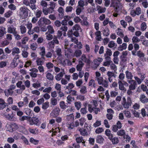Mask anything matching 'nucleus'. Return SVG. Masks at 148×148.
<instances>
[{"instance_id": "ddd939ff", "label": "nucleus", "mask_w": 148, "mask_h": 148, "mask_svg": "<svg viewBox=\"0 0 148 148\" xmlns=\"http://www.w3.org/2000/svg\"><path fill=\"white\" fill-rule=\"evenodd\" d=\"M119 89L123 91H126V89L124 87V84L123 82L121 80H119L118 82Z\"/></svg>"}, {"instance_id": "c85d7f7f", "label": "nucleus", "mask_w": 148, "mask_h": 148, "mask_svg": "<svg viewBox=\"0 0 148 148\" xmlns=\"http://www.w3.org/2000/svg\"><path fill=\"white\" fill-rule=\"evenodd\" d=\"M137 55L140 58H144L145 56V54L140 50L137 51Z\"/></svg>"}, {"instance_id": "412c9836", "label": "nucleus", "mask_w": 148, "mask_h": 148, "mask_svg": "<svg viewBox=\"0 0 148 148\" xmlns=\"http://www.w3.org/2000/svg\"><path fill=\"white\" fill-rule=\"evenodd\" d=\"M79 131L80 132L81 134L83 136H87L88 135L87 131L84 128L80 129Z\"/></svg>"}, {"instance_id": "b1692460", "label": "nucleus", "mask_w": 148, "mask_h": 148, "mask_svg": "<svg viewBox=\"0 0 148 148\" xmlns=\"http://www.w3.org/2000/svg\"><path fill=\"white\" fill-rule=\"evenodd\" d=\"M97 10L98 11V13L99 14L104 13L106 10V8H102L99 5H97Z\"/></svg>"}, {"instance_id": "0e129e2a", "label": "nucleus", "mask_w": 148, "mask_h": 148, "mask_svg": "<svg viewBox=\"0 0 148 148\" xmlns=\"http://www.w3.org/2000/svg\"><path fill=\"white\" fill-rule=\"evenodd\" d=\"M101 125V122L100 121H99L97 120L96 121L95 123L93 125V126L95 127H97Z\"/></svg>"}, {"instance_id": "2eb2a0df", "label": "nucleus", "mask_w": 148, "mask_h": 148, "mask_svg": "<svg viewBox=\"0 0 148 148\" xmlns=\"http://www.w3.org/2000/svg\"><path fill=\"white\" fill-rule=\"evenodd\" d=\"M74 87V86L73 83H69L68 86L66 87V89L69 90V92L72 93L73 95H74V90H72L71 89Z\"/></svg>"}, {"instance_id": "c03bdc74", "label": "nucleus", "mask_w": 148, "mask_h": 148, "mask_svg": "<svg viewBox=\"0 0 148 148\" xmlns=\"http://www.w3.org/2000/svg\"><path fill=\"white\" fill-rule=\"evenodd\" d=\"M81 105L82 104L80 102L78 101L75 102V106L78 110L81 108Z\"/></svg>"}, {"instance_id": "8fccbe9b", "label": "nucleus", "mask_w": 148, "mask_h": 148, "mask_svg": "<svg viewBox=\"0 0 148 148\" xmlns=\"http://www.w3.org/2000/svg\"><path fill=\"white\" fill-rule=\"evenodd\" d=\"M51 104L53 106H55L57 105V100L56 99L51 98Z\"/></svg>"}, {"instance_id": "bf43d9fd", "label": "nucleus", "mask_w": 148, "mask_h": 148, "mask_svg": "<svg viewBox=\"0 0 148 148\" xmlns=\"http://www.w3.org/2000/svg\"><path fill=\"white\" fill-rule=\"evenodd\" d=\"M78 6L81 8H83L84 6V2L83 0H80L78 2Z\"/></svg>"}, {"instance_id": "4468645a", "label": "nucleus", "mask_w": 148, "mask_h": 148, "mask_svg": "<svg viewBox=\"0 0 148 148\" xmlns=\"http://www.w3.org/2000/svg\"><path fill=\"white\" fill-rule=\"evenodd\" d=\"M140 100L142 103H144L148 102V99L144 95H141L140 96Z\"/></svg>"}, {"instance_id": "3c124183", "label": "nucleus", "mask_w": 148, "mask_h": 148, "mask_svg": "<svg viewBox=\"0 0 148 148\" xmlns=\"http://www.w3.org/2000/svg\"><path fill=\"white\" fill-rule=\"evenodd\" d=\"M81 60L85 62L88 63V61L89 60H88L85 55L84 54H83L81 57Z\"/></svg>"}, {"instance_id": "c756f323", "label": "nucleus", "mask_w": 148, "mask_h": 148, "mask_svg": "<svg viewBox=\"0 0 148 148\" xmlns=\"http://www.w3.org/2000/svg\"><path fill=\"white\" fill-rule=\"evenodd\" d=\"M125 132L123 130H120L117 132V134L118 136H125Z\"/></svg>"}, {"instance_id": "6e6552de", "label": "nucleus", "mask_w": 148, "mask_h": 148, "mask_svg": "<svg viewBox=\"0 0 148 148\" xmlns=\"http://www.w3.org/2000/svg\"><path fill=\"white\" fill-rule=\"evenodd\" d=\"M74 30V26H73L72 29L69 30L67 33V36L68 37L71 38V40L73 42L74 40L73 38V36L74 35V32L73 30Z\"/></svg>"}, {"instance_id": "4d7b16f0", "label": "nucleus", "mask_w": 148, "mask_h": 148, "mask_svg": "<svg viewBox=\"0 0 148 148\" xmlns=\"http://www.w3.org/2000/svg\"><path fill=\"white\" fill-rule=\"evenodd\" d=\"M30 141L35 145L37 144L39 142L38 140H35L33 138H30Z\"/></svg>"}, {"instance_id": "0eeeda50", "label": "nucleus", "mask_w": 148, "mask_h": 148, "mask_svg": "<svg viewBox=\"0 0 148 148\" xmlns=\"http://www.w3.org/2000/svg\"><path fill=\"white\" fill-rule=\"evenodd\" d=\"M132 103V100L130 97H128L127 98V101L122 103V104L124 108H128L129 107L131 106Z\"/></svg>"}, {"instance_id": "393cba45", "label": "nucleus", "mask_w": 148, "mask_h": 148, "mask_svg": "<svg viewBox=\"0 0 148 148\" xmlns=\"http://www.w3.org/2000/svg\"><path fill=\"white\" fill-rule=\"evenodd\" d=\"M59 105L61 108L62 109H65L67 107V104H65L64 102L63 101H60Z\"/></svg>"}, {"instance_id": "4be33fe9", "label": "nucleus", "mask_w": 148, "mask_h": 148, "mask_svg": "<svg viewBox=\"0 0 148 148\" xmlns=\"http://www.w3.org/2000/svg\"><path fill=\"white\" fill-rule=\"evenodd\" d=\"M127 47L126 43H124L122 44V45H120L118 47V49L119 51H122L123 50L125 49Z\"/></svg>"}, {"instance_id": "423d86ee", "label": "nucleus", "mask_w": 148, "mask_h": 148, "mask_svg": "<svg viewBox=\"0 0 148 148\" xmlns=\"http://www.w3.org/2000/svg\"><path fill=\"white\" fill-rule=\"evenodd\" d=\"M127 82L130 84L129 86V89L133 90L136 88V86L137 85L135 81L134 80H127Z\"/></svg>"}, {"instance_id": "09e8293b", "label": "nucleus", "mask_w": 148, "mask_h": 148, "mask_svg": "<svg viewBox=\"0 0 148 148\" xmlns=\"http://www.w3.org/2000/svg\"><path fill=\"white\" fill-rule=\"evenodd\" d=\"M120 59L121 60V63H124L126 62L127 60L126 57L124 56H121Z\"/></svg>"}, {"instance_id": "ea45409f", "label": "nucleus", "mask_w": 148, "mask_h": 148, "mask_svg": "<svg viewBox=\"0 0 148 148\" xmlns=\"http://www.w3.org/2000/svg\"><path fill=\"white\" fill-rule=\"evenodd\" d=\"M82 54V52L81 50H76L75 51V56L78 57L80 56Z\"/></svg>"}, {"instance_id": "774afa93", "label": "nucleus", "mask_w": 148, "mask_h": 148, "mask_svg": "<svg viewBox=\"0 0 148 148\" xmlns=\"http://www.w3.org/2000/svg\"><path fill=\"white\" fill-rule=\"evenodd\" d=\"M67 119L69 120L73 121L74 119V116L73 113L70 114L67 116Z\"/></svg>"}, {"instance_id": "a18cd8bd", "label": "nucleus", "mask_w": 148, "mask_h": 148, "mask_svg": "<svg viewBox=\"0 0 148 148\" xmlns=\"http://www.w3.org/2000/svg\"><path fill=\"white\" fill-rule=\"evenodd\" d=\"M49 103L48 101L42 104V108L44 110L46 109L49 106Z\"/></svg>"}, {"instance_id": "338daca9", "label": "nucleus", "mask_w": 148, "mask_h": 148, "mask_svg": "<svg viewBox=\"0 0 148 148\" xmlns=\"http://www.w3.org/2000/svg\"><path fill=\"white\" fill-rule=\"evenodd\" d=\"M46 66L48 69H50L53 67V64L51 62H48L46 64Z\"/></svg>"}, {"instance_id": "603ef678", "label": "nucleus", "mask_w": 148, "mask_h": 148, "mask_svg": "<svg viewBox=\"0 0 148 148\" xmlns=\"http://www.w3.org/2000/svg\"><path fill=\"white\" fill-rule=\"evenodd\" d=\"M51 34L48 33V32H46V39L48 40H51L52 39L53 37L52 35Z\"/></svg>"}, {"instance_id": "e2e57ef3", "label": "nucleus", "mask_w": 148, "mask_h": 148, "mask_svg": "<svg viewBox=\"0 0 148 148\" xmlns=\"http://www.w3.org/2000/svg\"><path fill=\"white\" fill-rule=\"evenodd\" d=\"M8 8L11 10H14L16 9V6L14 4L12 3L10 4V5L8 6Z\"/></svg>"}, {"instance_id": "13d9d810", "label": "nucleus", "mask_w": 148, "mask_h": 148, "mask_svg": "<svg viewBox=\"0 0 148 148\" xmlns=\"http://www.w3.org/2000/svg\"><path fill=\"white\" fill-rule=\"evenodd\" d=\"M12 126V128L13 130V131L15 130L18 128L19 127L18 125L16 123H11Z\"/></svg>"}, {"instance_id": "5fc2aeb1", "label": "nucleus", "mask_w": 148, "mask_h": 148, "mask_svg": "<svg viewBox=\"0 0 148 148\" xmlns=\"http://www.w3.org/2000/svg\"><path fill=\"white\" fill-rule=\"evenodd\" d=\"M21 33L23 34L26 32V28L24 26L21 25L20 27Z\"/></svg>"}, {"instance_id": "20e7f679", "label": "nucleus", "mask_w": 148, "mask_h": 148, "mask_svg": "<svg viewBox=\"0 0 148 148\" xmlns=\"http://www.w3.org/2000/svg\"><path fill=\"white\" fill-rule=\"evenodd\" d=\"M141 10L140 8L138 7L136 8L135 10H131L130 14L133 17L135 16L136 15H139L141 14Z\"/></svg>"}, {"instance_id": "69168bd1", "label": "nucleus", "mask_w": 148, "mask_h": 148, "mask_svg": "<svg viewBox=\"0 0 148 148\" xmlns=\"http://www.w3.org/2000/svg\"><path fill=\"white\" fill-rule=\"evenodd\" d=\"M91 126L90 125L88 126V124H85L84 126V128L86 129V131L87 132H89L91 130Z\"/></svg>"}, {"instance_id": "37998d69", "label": "nucleus", "mask_w": 148, "mask_h": 148, "mask_svg": "<svg viewBox=\"0 0 148 148\" xmlns=\"http://www.w3.org/2000/svg\"><path fill=\"white\" fill-rule=\"evenodd\" d=\"M117 31H118L117 32V35L122 37L124 36V34H123L122 29L119 28H118L117 29Z\"/></svg>"}, {"instance_id": "49530a36", "label": "nucleus", "mask_w": 148, "mask_h": 148, "mask_svg": "<svg viewBox=\"0 0 148 148\" xmlns=\"http://www.w3.org/2000/svg\"><path fill=\"white\" fill-rule=\"evenodd\" d=\"M47 78L49 80H52L53 79V75L50 73H48L46 75Z\"/></svg>"}, {"instance_id": "a19ab883", "label": "nucleus", "mask_w": 148, "mask_h": 148, "mask_svg": "<svg viewBox=\"0 0 148 148\" xmlns=\"http://www.w3.org/2000/svg\"><path fill=\"white\" fill-rule=\"evenodd\" d=\"M112 143L114 144H116L119 143V140L118 138L117 137L113 138L111 140Z\"/></svg>"}, {"instance_id": "cd10ccee", "label": "nucleus", "mask_w": 148, "mask_h": 148, "mask_svg": "<svg viewBox=\"0 0 148 148\" xmlns=\"http://www.w3.org/2000/svg\"><path fill=\"white\" fill-rule=\"evenodd\" d=\"M25 112L26 114L28 115L32 116V111L30 109L25 108Z\"/></svg>"}, {"instance_id": "473e14b6", "label": "nucleus", "mask_w": 148, "mask_h": 148, "mask_svg": "<svg viewBox=\"0 0 148 148\" xmlns=\"http://www.w3.org/2000/svg\"><path fill=\"white\" fill-rule=\"evenodd\" d=\"M44 61L41 60V58H38L36 61L37 64L38 66L42 65Z\"/></svg>"}, {"instance_id": "a211bd4d", "label": "nucleus", "mask_w": 148, "mask_h": 148, "mask_svg": "<svg viewBox=\"0 0 148 148\" xmlns=\"http://www.w3.org/2000/svg\"><path fill=\"white\" fill-rule=\"evenodd\" d=\"M95 34L96 36L95 38L96 40L97 41H101V37L100 31H97L95 33Z\"/></svg>"}, {"instance_id": "2f4dec72", "label": "nucleus", "mask_w": 148, "mask_h": 148, "mask_svg": "<svg viewBox=\"0 0 148 148\" xmlns=\"http://www.w3.org/2000/svg\"><path fill=\"white\" fill-rule=\"evenodd\" d=\"M53 38V39L51 42V43L52 44L54 45L55 44H59V41L57 39V37L56 36H54Z\"/></svg>"}, {"instance_id": "bb28decb", "label": "nucleus", "mask_w": 148, "mask_h": 148, "mask_svg": "<svg viewBox=\"0 0 148 148\" xmlns=\"http://www.w3.org/2000/svg\"><path fill=\"white\" fill-rule=\"evenodd\" d=\"M103 35L106 36H108L110 34V30L108 28L106 27L105 29L103 30Z\"/></svg>"}, {"instance_id": "6e6d98bb", "label": "nucleus", "mask_w": 148, "mask_h": 148, "mask_svg": "<svg viewBox=\"0 0 148 148\" xmlns=\"http://www.w3.org/2000/svg\"><path fill=\"white\" fill-rule=\"evenodd\" d=\"M13 35L15 37V38L17 40H19L21 39V37L19 35L17 34V31L14 33Z\"/></svg>"}, {"instance_id": "f3484780", "label": "nucleus", "mask_w": 148, "mask_h": 148, "mask_svg": "<svg viewBox=\"0 0 148 148\" xmlns=\"http://www.w3.org/2000/svg\"><path fill=\"white\" fill-rule=\"evenodd\" d=\"M84 64L82 61H79V64L77 65L76 66L77 70L78 71H81Z\"/></svg>"}, {"instance_id": "f03ea898", "label": "nucleus", "mask_w": 148, "mask_h": 148, "mask_svg": "<svg viewBox=\"0 0 148 148\" xmlns=\"http://www.w3.org/2000/svg\"><path fill=\"white\" fill-rule=\"evenodd\" d=\"M74 50V45L73 43L71 44L69 48L66 47V45L64 46L65 54L68 58L69 53H73Z\"/></svg>"}, {"instance_id": "39448f33", "label": "nucleus", "mask_w": 148, "mask_h": 148, "mask_svg": "<svg viewBox=\"0 0 148 148\" xmlns=\"http://www.w3.org/2000/svg\"><path fill=\"white\" fill-rule=\"evenodd\" d=\"M60 110L59 108L56 107L54 108L50 113L52 117L56 118L59 114Z\"/></svg>"}, {"instance_id": "4c0bfd02", "label": "nucleus", "mask_w": 148, "mask_h": 148, "mask_svg": "<svg viewBox=\"0 0 148 148\" xmlns=\"http://www.w3.org/2000/svg\"><path fill=\"white\" fill-rule=\"evenodd\" d=\"M80 92L82 94H85L87 92L86 88V86H83L82 87L80 90Z\"/></svg>"}, {"instance_id": "5701e85b", "label": "nucleus", "mask_w": 148, "mask_h": 148, "mask_svg": "<svg viewBox=\"0 0 148 148\" xmlns=\"http://www.w3.org/2000/svg\"><path fill=\"white\" fill-rule=\"evenodd\" d=\"M125 74L126 77L127 79L132 80L133 76L131 72L129 71H127L125 72Z\"/></svg>"}, {"instance_id": "f8f14e48", "label": "nucleus", "mask_w": 148, "mask_h": 148, "mask_svg": "<svg viewBox=\"0 0 148 148\" xmlns=\"http://www.w3.org/2000/svg\"><path fill=\"white\" fill-rule=\"evenodd\" d=\"M75 44H76V45H75V48L77 47L79 49H81L82 48V45L81 42H78V39L75 38Z\"/></svg>"}, {"instance_id": "864d4df0", "label": "nucleus", "mask_w": 148, "mask_h": 148, "mask_svg": "<svg viewBox=\"0 0 148 148\" xmlns=\"http://www.w3.org/2000/svg\"><path fill=\"white\" fill-rule=\"evenodd\" d=\"M104 131L103 128L102 127H99L97 128L95 131L96 134H99L103 132Z\"/></svg>"}, {"instance_id": "f257e3e1", "label": "nucleus", "mask_w": 148, "mask_h": 148, "mask_svg": "<svg viewBox=\"0 0 148 148\" xmlns=\"http://www.w3.org/2000/svg\"><path fill=\"white\" fill-rule=\"evenodd\" d=\"M29 11L28 8L25 6H23L19 9V14L20 17L26 18L28 15L29 12Z\"/></svg>"}, {"instance_id": "72a5a7b5", "label": "nucleus", "mask_w": 148, "mask_h": 148, "mask_svg": "<svg viewBox=\"0 0 148 148\" xmlns=\"http://www.w3.org/2000/svg\"><path fill=\"white\" fill-rule=\"evenodd\" d=\"M106 53L104 55V56L106 57V56H111L112 55V51L111 50L108 48L106 49Z\"/></svg>"}, {"instance_id": "de8ad7c7", "label": "nucleus", "mask_w": 148, "mask_h": 148, "mask_svg": "<svg viewBox=\"0 0 148 148\" xmlns=\"http://www.w3.org/2000/svg\"><path fill=\"white\" fill-rule=\"evenodd\" d=\"M141 28L142 31H145L147 28L146 23L144 22H143L141 25Z\"/></svg>"}, {"instance_id": "dca6fc26", "label": "nucleus", "mask_w": 148, "mask_h": 148, "mask_svg": "<svg viewBox=\"0 0 148 148\" xmlns=\"http://www.w3.org/2000/svg\"><path fill=\"white\" fill-rule=\"evenodd\" d=\"M6 33V28L3 26L0 27V37H2Z\"/></svg>"}, {"instance_id": "7c9ffc66", "label": "nucleus", "mask_w": 148, "mask_h": 148, "mask_svg": "<svg viewBox=\"0 0 148 148\" xmlns=\"http://www.w3.org/2000/svg\"><path fill=\"white\" fill-rule=\"evenodd\" d=\"M89 86H90L91 87L95 88L96 86L95 80L93 79H91L88 83Z\"/></svg>"}, {"instance_id": "f704fd0d", "label": "nucleus", "mask_w": 148, "mask_h": 148, "mask_svg": "<svg viewBox=\"0 0 148 148\" xmlns=\"http://www.w3.org/2000/svg\"><path fill=\"white\" fill-rule=\"evenodd\" d=\"M36 17L39 18L40 17L42 14V11L39 10H37L35 13Z\"/></svg>"}, {"instance_id": "58836bf2", "label": "nucleus", "mask_w": 148, "mask_h": 148, "mask_svg": "<svg viewBox=\"0 0 148 148\" xmlns=\"http://www.w3.org/2000/svg\"><path fill=\"white\" fill-rule=\"evenodd\" d=\"M132 40L133 43L138 42L140 41V40L138 37L136 36H133L132 39Z\"/></svg>"}, {"instance_id": "aec40b11", "label": "nucleus", "mask_w": 148, "mask_h": 148, "mask_svg": "<svg viewBox=\"0 0 148 148\" xmlns=\"http://www.w3.org/2000/svg\"><path fill=\"white\" fill-rule=\"evenodd\" d=\"M103 59L102 58H99L94 61V65L95 68H97L99 64V62L102 61Z\"/></svg>"}, {"instance_id": "79ce46f5", "label": "nucleus", "mask_w": 148, "mask_h": 148, "mask_svg": "<svg viewBox=\"0 0 148 148\" xmlns=\"http://www.w3.org/2000/svg\"><path fill=\"white\" fill-rule=\"evenodd\" d=\"M6 127L7 128L8 131L10 132H12L14 131L13 128H12V126L11 123L10 124H7Z\"/></svg>"}, {"instance_id": "6ab92c4d", "label": "nucleus", "mask_w": 148, "mask_h": 148, "mask_svg": "<svg viewBox=\"0 0 148 148\" xmlns=\"http://www.w3.org/2000/svg\"><path fill=\"white\" fill-rule=\"evenodd\" d=\"M20 50L17 47L13 48L12 49V54L14 56L15 54H18L20 53Z\"/></svg>"}, {"instance_id": "7ed1b4c3", "label": "nucleus", "mask_w": 148, "mask_h": 148, "mask_svg": "<svg viewBox=\"0 0 148 148\" xmlns=\"http://www.w3.org/2000/svg\"><path fill=\"white\" fill-rule=\"evenodd\" d=\"M38 25L41 26V25L45 24L48 25L50 24L51 23V21L45 17H42L38 22Z\"/></svg>"}, {"instance_id": "9b49d317", "label": "nucleus", "mask_w": 148, "mask_h": 148, "mask_svg": "<svg viewBox=\"0 0 148 148\" xmlns=\"http://www.w3.org/2000/svg\"><path fill=\"white\" fill-rule=\"evenodd\" d=\"M16 31V28L13 25L10 26L7 29L8 32L10 34H13Z\"/></svg>"}, {"instance_id": "9d476101", "label": "nucleus", "mask_w": 148, "mask_h": 148, "mask_svg": "<svg viewBox=\"0 0 148 148\" xmlns=\"http://www.w3.org/2000/svg\"><path fill=\"white\" fill-rule=\"evenodd\" d=\"M107 75L108 76V79L110 82H111L113 80L112 78L113 77H115L114 73L110 71H108L107 73Z\"/></svg>"}, {"instance_id": "c9c22d12", "label": "nucleus", "mask_w": 148, "mask_h": 148, "mask_svg": "<svg viewBox=\"0 0 148 148\" xmlns=\"http://www.w3.org/2000/svg\"><path fill=\"white\" fill-rule=\"evenodd\" d=\"M48 30V32L50 34H53L54 32V30L53 27L51 25H49L47 27Z\"/></svg>"}, {"instance_id": "e433bc0d", "label": "nucleus", "mask_w": 148, "mask_h": 148, "mask_svg": "<svg viewBox=\"0 0 148 148\" xmlns=\"http://www.w3.org/2000/svg\"><path fill=\"white\" fill-rule=\"evenodd\" d=\"M13 14V12L10 10H9L4 14L5 17L8 18L9 17Z\"/></svg>"}, {"instance_id": "1a4fd4ad", "label": "nucleus", "mask_w": 148, "mask_h": 148, "mask_svg": "<svg viewBox=\"0 0 148 148\" xmlns=\"http://www.w3.org/2000/svg\"><path fill=\"white\" fill-rule=\"evenodd\" d=\"M104 140V139L101 135H99L97 136L96 138L97 143L101 144L103 143Z\"/></svg>"}, {"instance_id": "a878e982", "label": "nucleus", "mask_w": 148, "mask_h": 148, "mask_svg": "<svg viewBox=\"0 0 148 148\" xmlns=\"http://www.w3.org/2000/svg\"><path fill=\"white\" fill-rule=\"evenodd\" d=\"M64 74V73L63 72H60L56 76V79L58 81L60 80L63 76Z\"/></svg>"}, {"instance_id": "052dcab7", "label": "nucleus", "mask_w": 148, "mask_h": 148, "mask_svg": "<svg viewBox=\"0 0 148 148\" xmlns=\"http://www.w3.org/2000/svg\"><path fill=\"white\" fill-rule=\"evenodd\" d=\"M109 18H106L105 20L103 22V26H106L109 23Z\"/></svg>"}, {"instance_id": "680f3d73", "label": "nucleus", "mask_w": 148, "mask_h": 148, "mask_svg": "<svg viewBox=\"0 0 148 148\" xmlns=\"http://www.w3.org/2000/svg\"><path fill=\"white\" fill-rule=\"evenodd\" d=\"M40 5L43 8L46 7L47 4L46 1L44 0H42L40 2Z\"/></svg>"}]
</instances>
